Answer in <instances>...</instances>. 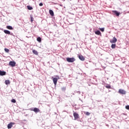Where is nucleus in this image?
I'll return each instance as SVG.
<instances>
[{
  "mask_svg": "<svg viewBox=\"0 0 129 129\" xmlns=\"http://www.w3.org/2000/svg\"><path fill=\"white\" fill-rule=\"evenodd\" d=\"M14 124H15V123H13V122H10L9 124H8V128L10 129L11 127H13V125H14Z\"/></svg>",
  "mask_w": 129,
  "mask_h": 129,
  "instance_id": "obj_7",
  "label": "nucleus"
},
{
  "mask_svg": "<svg viewBox=\"0 0 129 129\" xmlns=\"http://www.w3.org/2000/svg\"><path fill=\"white\" fill-rule=\"evenodd\" d=\"M118 93L120 94H125L126 93V92H125V91H124L122 89H119L118 91Z\"/></svg>",
  "mask_w": 129,
  "mask_h": 129,
  "instance_id": "obj_8",
  "label": "nucleus"
},
{
  "mask_svg": "<svg viewBox=\"0 0 129 129\" xmlns=\"http://www.w3.org/2000/svg\"><path fill=\"white\" fill-rule=\"evenodd\" d=\"M78 57L80 60H81V61H84V60H85V58L84 57V56H83V55L81 54H79Z\"/></svg>",
  "mask_w": 129,
  "mask_h": 129,
  "instance_id": "obj_6",
  "label": "nucleus"
},
{
  "mask_svg": "<svg viewBox=\"0 0 129 129\" xmlns=\"http://www.w3.org/2000/svg\"><path fill=\"white\" fill-rule=\"evenodd\" d=\"M5 51L6 52V53H9V52H10V49L8 48H5Z\"/></svg>",
  "mask_w": 129,
  "mask_h": 129,
  "instance_id": "obj_22",
  "label": "nucleus"
},
{
  "mask_svg": "<svg viewBox=\"0 0 129 129\" xmlns=\"http://www.w3.org/2000/svg\"><path fill=\"white\" fill-rule=\"evenodd\" d=\"M30 19H31V22L33 23V22H34V18H33L32 16H30Z\"/></svg>",
  "mask_w": 129,
  "mask_h": 129,
  "instance_id": "obj_21",
  "label": "nucleus"
},
{
  "mask_svg": "<svg viewBox=\"0 0 129 129\" xmlns=\"http://www.w3.org/2000/svg\"><path fill=\"white\" fill-rule=\"evenodd\" d=\"M49 14L51 15L52 17L54 16V12H53V10H49Z\"/></svg>",
  "mask_w": 129,
  "mask_h": 129,
  "instance_id": "obj_13",
  "label": "nucleus"
},
{
  "mask_svg": "<svg viewBox=\"0 0 129 129\" xmlns=\"http://www.w3.org/2000/svg\"><path fill=\"white\" fill-rule=\"evenodd\" d=\"M117 41V39L115 37H113V39L110 40V42L111 43H116Z\"/></svg>",
  "mask_w": 129,
  "mask_h": 129,
  "instance_id": "obj_10",
  "label": "nucleus"
},
{
  "mask_svg": "<svg viewBox=\"0 0 129 129\" xmlns=\"http://www.w3.org/2000/svg\"><path fill=\"white\" fill-rule=\"evenodd\" d=\"M55 78L52 77L51 79L52 80V81L54 84V85H57V81H58V79H60V77L58 76H55Z\"/></svg>",
  "mask_w": 129,
  "mask_h": 129,
  "instance_id": "obj_1",
  "label": "nucleus"
},
{
  "mask_svg": "<svg viewBox=\"0 0 129 129\" xmlns=\"http://www.w3.org/2000/svg\"><path fill=\"white\" fill-rule=\"evenodd\" d=\"M112 13H113V14H114L116 17H119V15L120 14V13L117 11H113Z\"/></svg>",
  "mask_w": 129,
  "mask_h": 129,
  "instance_id": "obj_9",
  "label": "nucleus"
},
{
  "mask_svg": "<svg viewBox=\"0 0 129 129\" xmlns=\"http://www.w3.org/2000/svg\"><path fill=\"white\" fill-rule=\"evenodd\" d=\"M106 88H108V89H109L111 88V87H110V85H108L107 86H105Z\"/></svg>",
  "mask_w": 129,
  "mask_h": 129,
  "instance_id": "obj_25",
  "label": "nucleus"
},
{
  "mask_svg": "<svg viewBox=\"0 0 129 129\" xmlns=\"http://www.w3.org/2000/svg\"><path fill=\"white\" fill-rule=\"evenodd\" d=\"M6 72L0 71V75L1 76H4V75H6Z\"/></svg>",
  "mask_w": 129,
  "mask_h": 129,
  "instance_id": "obj_11",
  "label": "nucleus"
},
{
  "mask_svg": "<svg viewBox=\"0 0 129 129\" xmlns=\"http://www.w3.org/2000/svg\"><path fill=\"white\" fill-rule=\"evenodd\" d=\"M32 52L33 53V54H35V55H38V51H37L36 50H32Z\"/></svg>",
  "mask_w": 129,
  "mask_h": 129,
  "instance_id": "obj_17",
  "label": "nucleus"
},
{
  "mask_svg": "<svg viewBox=\"0 0 129 129\" xmlns=\"http://www.w3.org/2000/svg\"><path fill=\"white\" fill-rule=\"evenodd\" d=\"M116 45H115V44H112L111 45V48L112 49H115V47H116Z\"/></svg>",
  "mask_w": 129,
  "mask_h": 129,
  "instance_id": "obj_20",
  "label": "nucleus"
},
{
  "mask_svg": "<svg viewBox=\"0 0 129 129\" xmlns=\"http://www.w3.org/2000/svg\"><path fill=\"white\" fill-rule=\"evenodd\" d=\"M30 110H31V111H34V112H35V113L40 112V109H39L38 108H34L33 109L31 108V109H30Z\"/></svg>",
  "mask_w": 129,
  "mask_h": 129,
  "instance_id": "obj_4",
  "label": "nucleus"
},
{
  "mask_svg": "<svg viewBox=\"0 0 129 129\" xmlns=\"http://www.w3.org/2000/svg\"><path fill=\"white\" fill-rule=\"evenodd\" d=\"M125 108H126V109H129V105H126V106H125Z\"/></svg>",
  "mask_w": 129,
  "mask_h": 129,
  "instance_id": "obj_28",
  "label": "nucleus"
},
{
  "mask_svg": "<svg viewBox=\"0 0 129 129\" xmlns=\"http://www.w3.org/2000/svg\"><path fill=\"white\" fill-rule=\"evenodd\" d=\"M5 84H6V85H9L11 84V81H10V80H6Z\"/></svg>",
  "mask_w": 129,
  "mask_h": 129,
  "instance_id": "obj_14",
  "label": "nucleus"
},
{
  "mask_svg": "<svg viewBox=\"0 0 129 129\" xmlns=\"http://www.w3.org/2000/svg\"><path fill=\"white\" fill-rule=\"evenodd\" d=\"M66 59L67 62H69V63H73V62H75L76 60L74 57H67Z\"/></svg>",
  "mask_w": 129,
  "mask_h": 129,
  "instance_id": "obj_2",
  "label": "nucleus"
},
{
  "mask_svg": "<svg viewBox=\"0 0 129 129\" xmlns=\"http://www.w3.org/2000/svg\"><path fill=\"white\" fill-rule=\"evenodd\" d=\"M9 66H12V67H15L16 66V62L13 61H10Z\"/></svg>",
  "mask_w": 129,
  "mask_h": 129,
  "instance_id": "obj_5",
  "label": "nucleus"
},
{
  "mask_svg": "<svg viewBox=\"0 0 129 129\" xmlns=\"http://www.w3.org/2000/svg\"><path fill=\"white\" fill-rule=\"evenodd\" d=\"M61 90H62V91H65L66 90V87H63L61 88Z\"/></svg>",
  "mask_w": 129,
  "mask_h": 129,
  "instance_id": "obj_26",
  "label": "nucleus"
},
{
  "mask_svg": "<svg viewBox=\"0 0 129 129\" xmlns=\"http://www.w3.org/2000/svg\"><path fill=\"white\" fill-rule=\"evenodd\" d=\"M95 34L96 35H101V32H100V31H99V30H97V31L95 32Z\"/></svg>",
  "mask_w": 129,
  "mask_h": 129,
  "instance_id": "obj_15",
  "label": "nucleus"
},
{
  "mask_svg": "<svg viewBox=\"0 0 129 129\" xmlns=\"http://www.w3.org/2000/svg\"><path fill=\"white\" fill-rule=\"evenodd\" d=\"M84 113L86 115H90V113H89V112H85Z\"/></svg>",
  "mask_w": 129,
  "mask_h": 129,
  "instance_id": "obj_23",
  "label": "nucleus"
},
{
  "mask_svg": "<svg viewBox=\"0 0 129 129\" xmlns=\"http://www.w3.org/2000/svg\"><path fill=\"white\" fill-rule=\"evenodd\" d=\"M39 6H40V7H43V3H40L39 4Z\"/></svg>",
  "mask_w": 129,
  "mask_h": 129,
  "instance_id": "obj_29",
  "label": "nucleus"
},
{
  "mask_svg": "<svg viewBox=\"0 0 129 129\" xmlns=\"http://www.w3.org/2000/svg\"><path fill=\"white\" fill-rule=\"evenodd\" d=\"M99 30H101V32H104V28H99Z\"/></svg>",
  "mask_w": 129,
  "mask_h": 129,
  "instance_id": "obj_27",
  "label": "nucleus"
},
{
  "mask_svg": "<svg viewBox=\"0 0 129 129\" xmlns=\"http://www.w3.org/2000/svg\"><path fill=\"white\" fill-rule=\"evenodd\" d=\"M11 102H13V103H16V102H17L16 101V100L15 99H13L12 100H11Z\"/></svg>",
  "mask_w": 129,
  "mask_h": 129,
  "instance_id": "obj_24",
  "label": "nucleus"
},
{
  "mask_svg": "<svg viewBox=\"0 0 129 129\" xmlns=\"http://www.w3.org/2000/svg\"><path fill=\"white\" fill-rule=\"evenodd\" d=\"M4 32L5 34H7L8 35H11V32L9 30H5Z\"/></svg>",
  "mask_w": 129,
  "mask_h": 129,
  "instance_id": "obj_12",
  "label": "nucleus"
},
{
  "mask_svg": "<svg viewBox=\"0 0 129 129\" xmlns=\"http://www.w3.org/2000/svg\"><path fill=\"white\" fill-rule=\"evenodd\" d=\"M27 9L29 11H32V10H33V7H31L30 6H27Z\"/></svg>",
  "mask_w": 129,
  "mask_h": 129,
  "instance_id": "obj_19",
  "label": "nucleus"
},
{
  "mask_svg": "<svg viewBox=\"0 0 129 129\" xmlns=\"http://www.w3.org/2000/svg\"><path fill=\"white\" fill-rule=\"evenodd\" d=\"M37 41H38V42H39V43H41V42H42V38L39 37L37 38Z\"/></svg>",
  "mask_w": 129,
  "mask_h": 129,
  "instance_id": "obj_18",
  "label": "nucleus"
},
{
  "mask_svg": "<svg viewBox=\"0 0 129 129\" xmlns=\"http://www.w3.org/2000/svg\"><path fill=\"white\" fill-rule=\"evenodd\" d=\"M73 115L75 120H76V119H78V118H80V116H79V114H78L77 112L73 111Z\"/></svg>",
  "mask_w": 129,
  "mask_h": 129,
  "instance_id": "obj_3",
  "label": "nucleus"
},
{
  "mask_svg": "<svg viewBox=\"0 0 129 129\" xmlns=\"http://www.w3.org/2000/svg\"><path fill=\"white\" fill-rule=\"evenodd\" d=\"M7 29H8V30H14V28H13V27L11 26H7L6 27Z\"/></svg>",
  "mask_w": 129,
  "mask_h": 129,
  "instance_id": "obj_16",
  "label": "nucleus"
}]
</instances>
